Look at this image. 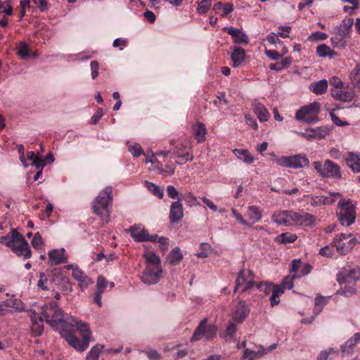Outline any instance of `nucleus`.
<instances>
[{
  "label": "nucleus",
  "mask_w": 360,
  "mask_h": 360,
  "mask_svg": "<svg viewBox=\"0 0 360 360\" xmlns=\"http://www.w3.org/2000/svg\"><path fill=\"white\" fill-rule=\"evenodd\" d=\"M75 327L81 332L82 335V341H80L70 329L65 328V326L62 328L60 334L61 336L68 342L70 346L78 352H82L85 351L89 345L91 333L89 330V325L86 323L79 321V322H77Z\"/></svg>",
  "instance_id": "nucleus-1"
},
{
  "label": "nucleus",
  "mask_w": 360,
  "mask_h": 360,
  "mask_svg": "<svg viewBox=\"0 0 360 360\" xmlns=\"http://www.w3.org/2000/svg\"><path fill=\"white\" fill-rule=\"evenodd\" d=\"M112 201V193L111 187H106L101 191L99 195L93 201L94 212L105 222L108 221L110 210L108 205Z\"/></svg>",
  "instance_id": "nucleus-2"
},
{
  "label": "nucleus",
  "mask_w": 360,
  "mask_h": 360,
  "mask_svg": "<svg viewBox=\"0 0 360 360\" xmlns=\"http://www.w3.org/2000/svg\"><path fill=\"white\" fill-rule=\"evenodd\" d=\"M340 211L337 212V217L342 226H350L356 219L355 206L352 200L341 199L338 203Z\"/></svg>",
  "instance_id": "nucleus-3"
},
{
  "label": "nucleus",
  "mask_w": 360,
  "mask_h": 360,
  "mask_svg": "<svg viewBox=\"0 0 360 360\" xmlns=\"http://www.w3.org/2000/svg\"><path fill=\"white\" fill-rule=\"evenodd\" d=\"M41 314L44 316L46 322L51 326H57L63 321V310L55 301L44 305L41 307Z\"/></svg>",
  "instance_id": "nucleus-4"
},
{
  "label": "nucleus",
  "mask_w": 360,
  "mask_h": 360,
  "mask_svg": "<svg viewBox=\"0 0 360 360\" xmlns=\"http://www.w3.org/2000/svg\"><path fill=\"white\" fill-rule=\"evenodd\" d=\"M321 107L319 103L313 102L307 105L302 107L295 114V118L308 124H314L319 121V114Z\"/></svg>",
  "instance_id": "nucleus-5"
},
{
  "label": "nucleus",
  "mask_w": 360,
  "mask_h": 360,
  "mask_svg": "<svg viewBox=\"0 0 360 360\" xmlns=\"http://www.w3.org/2000/svg\"><path fill=\"white\" fill-rule=\"evenodd\" d=\"M313 165L314 169L322 177H332L337 179L342 177L340 166L330 160H326L323 163L314 162Z\"/></svg>",
  "instance_id": "nucleus-6"
},
{
  "label": "nucleus",
  "mask_w": 360,
  "mask_h": 360,
  "mask_svg": "<svg viewBox=\"0 0 360 360\" xmlns=\"http://www.w3.org/2000/svg\"><path fill=\"white\" fill-rule=\"evenodd\" d=\"M276 164L281 167L300 169L307 166L309 163L308 158L302 154L290 156H282L274 160Z\"/></svg>",
  "instance_id": "nucleus-7"
},
{
  "label": "nucleus",
  "mask_w": 360,
  "mask_h": 360,
  "mask_svg": "<svg viewBox=\"0 0 360 360\" xmlns=\"http://www.w3.org/2000/svg\"><path fill=\"white\" fill-rule=\"evenodd\" d=\"M217 327L213 324H207V319H202L198 327L195 329L192 337L191 342L200 340L202 337L207 340L213 338L217 333Z\"/></svg>",
  "instance_id": "nucleus-8"
},
{
  "label": "nucleus",
  "mask_w": 360,
  "mask_h": 360,
  "mask_svg": "<svg viewBox=\"0 0 360 360\" xmlns=\"http://www.w3.org/2000/svg\"><path fill=\"white\" fill-rule=\"evenodd\" d=\"M330 94L336 101L343 103L352 101L355 96V91L353 87L347 85L341 88H331Z\"/></svg>",
  "instance_id": "nucleus-9"
},
{
  "label": "nucleus",
  "mask_w": 360,
  "mask_h": 360,
  "mask_svg": "<svg viewBox=\"0 0 360 360\" xmlns=\"http://www.w3.org/2000/svg\"><path fill=\"white\" fill-rule=\"evenodd\" d=\"M132 238L136 242L150 241L155 242L158 238L156 234L150 235L148 231L141 225H134L128 230Z\"/></svg>",
  "instance_id": "nucleus-10"
},
{
  "label": "nucleus",
  "mask_w": 360,
  "mask_h": 360,
  "mask_svg": "<svg viewBox=\"0 0 360 360\" xmlns=\"http://www.w3.org/2000/svg\"><path fill=\"white\" fill-rule=\"evenodd\" d=\"M337 279L340 285H343L344 283L356 284V281L360 280V269L344 268L338 274Z\"/></svg>",
  "instance_id": "nucleus-11"
},
{
  "label": "nucleus",
  "mask_w": 360,
  "mask_h": 360,
  "mask_svg": "<svg viewBox=\"0 0 360 360\" xmlns=\"http://www.w3.org/2000/svg\"><path fill=\"white\" fill-rule=\"evenodd\" d=\"M162 270L161 266L153 267L146 266L143 271L141 279L147 285H154L157 283L162 276Z\"/></svg>",
  "instance_id": "nucleus-12"
},
{
  "label": "nucleus",
  "mask_w": 360,
  "mask_h": 360,
  "mask_svg": "<svg viewBox=\"0 0 360 360\" xmlns=\"http://www.w3.org/2000/svg\"><path fill=\"white\" fill-rule=\"evenodd\" d=\"M182 200L183 198H180L179 200L172 202L170 205L169 219L172 224L181 222L184 218Z\"/></svg>",
  "instance_id": "nucleus-13"
},
{
  "label": "nucleus",
  "mask_w": 360,
  "mask_h": 360,
  "mask_svg": "<svg viewBox=\"0 0 360 360\" xmlns=\"http://www.w3.org/2000/svg\"><path fill=\"white\" fill-rule=\"evenodd\" d=\"M330 132L328 127H319L316 128H308L304 132H299V134L305 138L307 141L313 139H322L325 138Z\"/></svg>",
  "instance_id": "nucleus-14"
},
{
  "label": "nucleus",
  "mask_w": 360,
  "mask_h": 360,
  "mask_svg": "<svg viewBox=\"0 0 360 360\" xmlns=\"http://www.w3.org/2000/svg\"><path fill=\"white\" fill-rule=\"evenodd\" d=\"M250 308L245 301H240L232 310V319L236 323H241L248 316Z\"/></svg>",
  "instance_id": "nucleus-15"
},
{
  "label": "nucleus",
  "mask_w": 360,
  "mask_h": 360,
  "mask_svg": "<svg viewBox=\"0 0 360 360\" xmlns=\"http://www.w3.org/2000/svg\"><path fill=\"white\" fill-rule=\"evenodd\" d=\"M359 342H360V333H356L341 345L340 349L342 356L352 355L356 344Z\"/></svg>",
  "instance_id": "nucleus-16"
},
{
  "label": "nucleus",
  "mask_w": 360,
  "mask_h": 360,
  "mask_svg": "<svg viewBox=\"0 0 360 360\" xmlns=\"http://www.w3.org/2000/svg\"><path fill=\"white\" fill-rule=\"evenodd\" d=\"M224 30L232 37L236 44H248L249 43L248 35L240 30L233 27H225Z\"/></svg>",
  "instance_id": "nucleus-17"
},
{
  "label": "nucleus",
  "mask_w": 360,
  "mask_h": 360,
  "mask_svg": "<svg viewBox=\"0 0 360 360\" xmlns=\"http://www.w3.org/2000/svg\"><path fill=\"white\" fill-rule=\"evenodd\" d=\"M231 58L232 60V66L233 68L240 67L245 62V51L243 48L240 47H231Z\"/></svg>",
  "instance_id": "nucleus-18"
},
{
  "label": "nucleus",
  "mask_w": 360,
  "mask_h": 360,
  "mask_svg": "<svg viewBox=\"0 0 360 360\" xmlns=\"http://www.w3.org/2000/svg\"><path fill=\"white\" fill-rule=\"evenodd\" d=\"M65 249H54L49 252V258L51 265H58L67 262V259L64 256Z\"/></svg>",
  "instance_id": "nucleus-19"
},
{
  "label": "nucleus",
  "mask_w": 360,
  "mask_h": 360,
  "mask_svg": "<svg viewBox=\"0 0 360 360\" xmlns=\"http://www.w3.org/2000/svg\"><path fill=\"white\" fill-rule=\"evenodd\" d=\"M11 248L18 256H23L24 259L30 258L32 256V251L27 242V245H24L22 241L13 244Z\"/></svg>",
  "instance_id": "nucleus-20"
},
{
  "label": "nucleus",
  "mask_w": 360,
  "mask_h": 360,
  "mask_svg": "<svg viewBox=\"0 0 360 360\" xmlns=\"http://www.w3.org/2000/svg\"><path fill=\"white\" fill-rule=\"evenodd\" d=\"M347 166L355 173H360V158L352 152H349L345 158Z\"/></svg>",
  "instance_id": "nucleus-21"
},
{
  "label": "nucleus",
  "mask_w": 360,
  "mask_h": 360,
  "mask_svg": "<svg viewBox=\"0 0 360 360\" xmlns=\"http://www.w3.org/2000/svg\"><path fill=\"white\" fill-rule=\"evenodd\" d=\"M354 20L352 18H345L342 21L340 27L338 28L336 33L338 36L347 39L349 36Z\"/></svg>",
  "instance_id": "nucleus-22"
},
{
  "label": "nucleus",
  "mask_w": 360,
  "mask_h": 360,
  "mask_svg": "<svg viewBox=\"0 0 360 360\" xmlns=\"http://www.w3.org/2000/svg\"><path fill=\"white\" fill-rule=\"evenodd\" d=\"M253 110L261 122H266L269 118V113L266 107L261 103H252Z\"/></svg>",
  "instance_id": "nucleus-23"
},
{
  "label": "nucleus",
  "mask_w": 360,
  "mask_h": 360,
  "mask_svg": "<svg viewBox=\"0 0 360 360\" xmlns=\"http://www.w3.org/2000/svg\"><path fill=\"white\" fill-rule=\"evenodd\" d=\"M328 89V81L325 79L316 82H312L309 86V89L318 95L323 94Z\"/></svg>",
  "instance_id": "nucleus-24"
},
{
  "label": "nucleus",
  "mask_w": 360,
  "mask_h": 360,
  "mask_svg": "<svg viewBox=\"0 0 360 360\" xmlns=\"http://www.w3.org/2000/svg\"><path fill=\"white\" fill-rule=\"evenodd\" d=\"M316 53L321 58L328 57L330 58H333L338 55L337 52L325 44L317 46Z\"/></svg>",
  "instance_id": "nucleus-25"
},
{
  "label": "nucleus",
  "mask_w": 360,
  "mask_h": 360,
  "mask_svg": "<svg viewBox=\"0 0 360 360\" xmlns=\"http://www.w3.org/2000/svg\"><path fill=\"white\" fill-rule=\"evenodd\" d=\"M245 215L250 220L252 221V223L259 221L262 217V211L255 205L248 207Z\"/></svg>",
  "instance_id": "nucleus-26"
},
{
  "label": "nucleus",
  "mask_w": 360,
  "mask_h": 360,
  "mask_svg": "<svg viewBox=\"0 0 360 360\" xmlns=\"http://www.w3.org/2000/svg\"><path fill=\"white\" fill-rule=\"evenodd\" d=\"M32 326L31 331L32 335L34 337L40 336L44 331L43 320L41 318H39L37 320L36 317H32Z\"/></svg>",
  "instance_id": "nucleus-27"
},
{
  "label": "nucleus",
  "mask_w": 360,
  "mask_h": 360,
  "mask_svg": "<svg viewBox=\"0 0 360 360\" xmlns=\"http://www.w3.org/2000/svg\"><path fill=\"white\" fill-rule=\"evenodd\" d=\"M233 153L245 163L251 164L254 161L253 156L250 155L247 149H234Z\"/></svg>",
  "instance_id": "nucleus-28"
},
{
  "label": "nucleus",
  "mask_w": 360,
  "mask_h": 360,
  "mask_svg": "<svg viewBox=\"0 0 360 360\" xmlns=\"http://www.w3.org/2000/svg\"><path fill=\"white\" fill-rule=\"evenodd\" d=\"M183 259V255L179 248L176 247L170 252L167 260L170 264L176 265Z\"/></svg>",
  "instance_id": "nucleus-29"
},
{
  "label": "nucleus",
  "mask_w": 360,
  "mask_h": 360,
  "mask_svg": "<svg viewBox=\"0 0 360 360\" xmlns=\"http://www.w3.org/2000/svg\"><path fill=\"white\" fill-rule=\"evenodd\" d=\"M288 210L279 211L272 215V221L278 225H288Z\"/></svg>",
  "instance_id": "nucleus-30"
},
{
  "label": "nucleus",
  "mask_w": 360,
  "mask_h": 360,
  "mask_svg": "<svg viewBox=\"0 0 360 360\" xmlns=\"http://www.w3.org/2000/svg\"><path fill=\"white\" fill-rule=\"evenodd\" d=\"M72 276L75 279L80 282L82 284L87 286L89 283H92L93 281L90 278H89L84 272L79 269L77 267L73 269Z\"/></svg>",
  "instance_id": "nucleus-31"
},
{
  "label": "nucleus",
  "mask_w": 360,
  "mask_h": 360,
  "mask_svg": "<svg viewBox=\"0 0 360 360\" xmlns=\"http://www.w3.org/2000/svg\"><path fill=\"white\" fill-rule=\"evenodd\" d=\"M144 184L146 188L155 196L160 199L164 197V190L162 187L155 185V184L148 181H145Z\"/></svg>",
  "instance_id": "nucleus-32"
},
{
  "label": "nucleus",
  "mask_w": 360,
  "mask_h": 360,
  "mask_svg": "<svg viewBox=\"0 0 360 360\" xmlns=\"http://www.w3.org/2000/svg\"><path fill=\"white\" fill-rule=\"evenodd\" d=\"M350 80L352 84L353 89L359 88L360 86V65H356V67L352 70L349 75Z\"/></svg>",
  "instance_id": "nucleus-33"
},
{
  "label": "nucleus",
  "mask_w": 360,
  "mask_h": 360,
  "mask_svg": "<svg viewBox=\"0 0 360 360\" xmlns=\"http://www.w3.org/2000/svg\"><path fill=\"white\" fill-rule=\"evenodd\" d=\"M264 354H265L264 351L259 349L257 352H255L248 348H245L243 358L245 360H255L256 359L262 357Z\"/></svg>",
  "instance_id": "nucleus-34"
},
{
  "label": "nucleus",
  "mask_w": 360,
  "mask_h": 360,
  "mask_svg": "<svg viewBox=\"0 0 360 360\" xmlns=\"http://www.w3.org/2000/svg\"><path fill=\"white\" fill-rule=\"evenodd\" d=\"M297 236L288 232L283 233L276 238V241L282 244L293 243L297 239Z\"/></svg>",
  "instance_id": "nucleus-35"
},
{
  "label": "nucleus",
  "mask_w": 360,
  "mask_h": 360,
  "mask_svg": "<svg viewBox=\"0 0 360 360\" xmlns=\"http://www.w3.org/2000/svg\"><path fill=\"white\" fill-rule=\"evenodd\" d=\"M195 136L198 143H202L205 140L207 129L204 124L198 122L195 129Z\"/></svg>",
  "instance_id": "nucleus-36"
},
{
  "label": "nucleus",
  "mask_w": 360,
  "mask_h": 360,
  "mask_svg": "<svg viewBox=\"0 0 360 360\" xmlns=\"http://www.w3.org/2000/svg\"><path fill=\"white\" fill-rule=\"evenodd\" d=\"M103 349V345H96L88 352L86 360H98L99 354Z\"/></svg>",
  "instance_id": "nucleus-37"
},
{
  "label": "nucleus",
  "mask_w": 360,
  "mask_h": 360,
  "mask_svg": "<svg viewBox=\"0 0 360 360\" xmlns=\"http://www.w3.org/2000/svg\"><path fill=\"white\" fill-rule=\"evenodd\" d=\"M145 256L146 258V266H150L153 267L160 266V259L154 252H148Z\"/></svg>",
  "instance_id": "nucleus-38"
},
{
  "label": "nucleus",
  "mask_w": 360,
  "mask_h": 360,
  "mask_svg": "<svg viewBox=\"0 0 360 360\" xmlns=\"http://www.w3.org/2000/svg\"><path fill=\"white\" fill-rule=\"evenodd\" d=\"M248 280H250V276L245 277V271L243 269H242L239 271L238 277L236 278L234 292H236L240 287L243 286Z\"/></svg>",
  "instance_id": "nucleus-39"
},
{
  "label": "nucleus",
  "mask_w": 360,
  "mask_h": 360,
  "mask_svg": "<svg viewBox=\"0 0 360 360\" xmlns=\"http://www.w3.org/2000/svg\"><path fill=\"white\" fill-rule=\"evenodd\" d=\"M316 217L308 212L302 214L300 225L311 226L315 224Z\"/></svg>",
  "instance_id": "nucleus-40"
},
{
  "label": "nucleus",
  "mask_w": 360,
  "mask_h": 360,
  "mask_svg": "<svg viewBox=\"0 0 360 360\" xmlns=\"http://www.w3.org/2000/svg\"><path fill=\"white\" fill-rule=\"evenodd\" d=\"M330 41L333 46L336 48H344L347 44L346 39L338 36L337 33H335L334 37H331Z\"/></svg>",
  "instance_id": "nucleus-41"
},
{
  "label": "nucleus",
  "mask_w": 360,
  "mask_h": 360,
  "mask_svg": "<svg viewBox=\"0 0 360 360\" xmlns=\"http://www.w3.org/2000/svg\"><path fill=\"white\" fill-rule=\"evenodd\" d=\"M201 251L196 255L199 258H205L208 256L209 252L211 251V245L207 243H202L200 245Z\"/></svg>",
  "instance_id": "nucleus-42"
},
{
  "label": "nucleus",
  "mask_w": 360,
  "mask_h": 360,
  "mask_svg": "<svg viewBox=\"0 0 360 360\" xmlns=\"http://www.w3.org/2000/svg\"><path fill=\"white\" fill-rule=\"evenodd\" d=\"M11 238L13 240V243H18L19 242H22L24 245H27V240L25 239V238L19 233L16 229H12L9 233Z\"/></svg>",
  "instance_id": "nucleus-43"
},
{
  "label": "nucleus",
  "mask_w": 360,
  "mask_h": 360,
  "mask_svg": "<svg viewBox=\"0 0 360 360\" xmlns=\"http://www.w3.org/2000/svg\"><path fill=\"white\" fill-rule=\"evenodd\" d=\"M212 0H202L198 6L197 11L199 14H205L211 6Z\"/></svg>",
  "instance_id": "nucleus-44"
},
{
  "label": "nucleus",
  "mask_w": 360,
  "mask_h": 360,
  "mask_svg": "<svg viewBox=\"0 0 360 360\" xmlns=\"http://www.w3.org/2000/svg\"><path fill=\"white\" fill-rule=\"evenodd\" d=\"M18 54L22 59H26L29 56V47L25 42H21L18 48Z\"/></svg>",
  "instance_id": "nucleus-45"
},
{
  "label": "nucleus",
  "mask_w": 360,
  "mask_h": 360,
  "mask_svg": "<svg viewBox=\"0 0 360 360\" xmlns=\"http://www.w3.org/2000/svg\"><path fill=\"white\" fill-rule=\"evenodd\" d=\"M287 217H288V224H290V221H292L295 224L300 225L302 214L288 210Z\"/></svg>",
  "instance_id": "nucleus-46"
},
{
  "label": "nucleus",
  "mask_w": 360,
  "mask_h": 360,
  "mask_svg": "<svg viewBox=\"0 0 360 360\" xmlns=\"http://www.w3.org/2000/svg\"><path fill=\"white\" fill-rule=\"evenodd\" d=\"M305 198L309 199V203L312 207L323 205L324 202H322V195H306Z\"/></svg>",
  "instance_id": "nucleus-47"
},
{
  "label": "nucleus",
  "mask_w": 360,
  "mask_h": 360,
  "mask_svg": "<svg viewBox=\"0 0 360 360\" xmlns=\"http://www.w3.org/2000/svg\"><path fill=\"white\" fill-rule=\"evenodd\" d=\"M167 193L168 197H169L170 198L174 199H174L179 200V198H182V195L181 196H179V191L172 185L167 186Z\"/></svg>",
  "instance_id": "nucleus-48"
},
{
  "label": "nucleus",
  "mask_w": 360,
  "mask_h": 360,
  "mask_svg": "<svg viewBox=\"0 0 360 360\" xmlns=\"http://www.w3.org/2000/svg\"><path fill=\"white\" fill-rule=\"evenodd\" d=\"M333 243L335 245L338 252L340 255H345L348 252L352 250V249H347V248H348L347 247V243H343L342 241H338V242L337 241V243Z\"/></svg>",
  "instance_id": "nucleus-49"
},
{
  "label": "nucleus",
  "mask_w": 360,
  "mask_h": 360,
  "mask_svg": "<svg viewBox=\"0 0 360 360\" xmlns=\"http://www.w3.org/2000/svg\"><path fill=\"white\" fill-rule=\"evenodd\" d=\"M312 269V266L309 264H305L299 271L298 274H294L293 278H299L300 277L304 276L309 274Z\"/></svg>",
  "instance_id": "nucleus-50"
},
{
  "label": "nucleus",
  "mask_w": 360,
  "mask_h": 360,
  "mask_svg": "<svg viewBox=\"0 0 360 360\" xmlns=\"http://www.w3.org/2000/svg\"><path fill=\"white\" fill-rule=\"evenodd\" d=\"M328 38V34L322 32H314L309 37V40L323 41Z\"/></svg>",
  "instance_id": "nucleus-51"
},
{
  "label": "nucleus",
  "mask_w": 360,
  "mask_h": 360,
  "mask_svg": "<svg viewBox=\"0 0 360 360\" xmlns=\"http://www.w3.org/2000/svg\"><path fill=\"white\" fill-rule=\"evenodd\" d=\"M182 198L186 202L187 205L189 207H193L199 205V203L197 201L196 197L192 195L191 193H188L185 196L182 195Z\"/></svg>",
  "instance_id": "nucleus-52"
},
{
  "label": "nucleus",
  "mask_w": 360,
  "mask_h": 360,
  "mask_svg": "<svg viewBox=\"0 0 360 360\" xmlns=\"http://www.w3.org/2000/svg\"><path fill=\"white\" fill-rule=\"evenodd\" d=\"M319 254L323 257H331L333 255V249L330 245H326L320 249Z\"/></svg>",
  "instance_id": "nucleus-53"
},
{
  "label": "nucleus",
  "mask_w": 360,
  "mask_h": 360,
  "mask_svg": "<svg viewBox=\"0 0 360 360\" xmlns=\"http://www.w3.org/2000/svg\"><path fill=\"white\" fill-rule=\"evenodd\" d=\"M31 244L34 248H38L43 245V239L39 232L34 234V238L31 241Z\"/></svg>",
  "instance_id": "nucleus-54"
},
{
  "label": "nucleus",
  "mask_w": 360,
  "mask_h": 360,
  "mask_svg": "<svg viewBox=\"0 0 360 360\" xmlns=\"http://www.w3.org/2000/svg\"><path fill=\"white\" fill-rule=\"evenodd\" d=\"M108 284V281L106 279L100 276L98 277L97 279V288H98V292H103L104 290L105 289Z\"/></svg>",
  "instance_id": "nucleus-55"
},
{
  "label": "nucleus",
  "mask_w": 360,
  "mask_h": 360,
  "mask_svg": "<svg viewBox=\"0 0 360 360\" xmlns=\"http://www.w3.org/2000/svg\"><path fill=\"white\" fill-rule=\"evenodd\" d=\"M343 288H345V290L347 293V297H349L356 293V284L344 283Z\"/></svg>",
  "instance_id": "nucleus-56"
},
{
  "label": "nucleus",
  "mask_w": 360,
  "mask_h": 360,
  "mask_svg": "<svg viewBox=\"0 0 360 360\" xmlns=\"http://www.w3.org/2000/svg\"><path fill=\"white\" fill-rule=\"evenodd\" d=\"M297 278H293V274L292 276H285L282 282V285L285 288L291 289L293 287V280L296 279Z\"/></svg>",
  "instance_id": "nucleus-57"
},
{
  "label": "nucleus",
  "mask_w": 360,
  "mask_h": 360,
  "mask_svg": "<svg viewBox=\"0 0 360 360\" xmlns=\"http://www.w3.org/2000/svg\"><path fill=\"white\" fill-rule=\"evenodd\" d=\"M129 150L131 153L134 157L136 158L139 157L143 152L141 146L138 143L129 146Z\"/></svg>",
  "instance_id": "nucleus-58"
},
{
  "label": "nucleus",
  "mask_w": 360,
  "mask_h": 360,
  "mask_svg": "<svg viewBox=\"0 0 360 360\" xmlns=\"http://www.w3.org/2000/svg\"><path fill=\"white\" fill-rule=\"evenodd\" d=\"M47 281H48V279L46 276L45 273H43V272L40 273L39 279L37 282V286L44 290H47L48 288H47V286L45 285V283H46Z\"/></svg>",
  "instance_id": "nucleus-59"
},
{
  "label": "nucleus",
  "mask_w": 360,
  "mask_h": 360,
  "mask_svg": "<svg viewBox=\"0 0 360 360\" xmlns=\"http://www.w3.org/2000/svg\"><path fill=\"white\" fill-rule=\"evenodd\" d=\"M273 284L268 282L261 283L257 288L263 291L266 295L270 293L272 290Z\"/></svg>",
  "instance_id": "nucleus-60"
},
{
  "label": "nucleus",
  "mask_w": 360,
  "mask_h": 360,
  "mask_svg": "<svg viewBox=\"0 0 360 360\" xmlns=\"http://www.w3.org/2000/svg\"><path fill=\"white\" fill-rule=\"evenodd\" d=\"M103 110L102 108H99L97 111L93 115L91 119V124H96L98 122L101 118L103 116Z\"/></svg>",
  "instance_id": "nucleus-61"
},
{
  "label": "nucleus",
  "mask_w": 360,
  "mask_h": 360,
  "mask_svg": "<svg viewBox=\"0 0 360 360\" xmlns=\"http://www.w3.org/2000/svg\"><path fill=\"white\" fill-rule=\"evenodd\" d=\"M90 66L91 70V78L92 79H95L98 75L99 64L97 61L94 60L91 62Z\"/></svg>",
  "instance_id": "nucleus-62"
},
{
  "label": "nucleus",
  "mask_w": 360,
  "mask_h": 360,
  "mask_svg": "<svg viewBox=\"0 0 360 360\" xmlns=\"http://www.w3.org/2000/svg\"><path fill=\"white\" fill-rule=\"evenodd\" d=\"M330 116L331 117V120L333 122L339 127H345L348 125L349 124L347 122L342 121L333 112L330 113Z\"/></svg>",
  "instance_id": "nucleus-63"
},
{
  "label": "nucleus",
  "mask_w": 360,
  "mask_h": 360,
  "mask_svg": "<svg viewBox=\"0 0 360 360\" xmlns=\"http://www.w3.org/2000/svg\"><path fill=\"white\" fill-rule=\"evenodd\" d=\"M148 358L150 360H160V354L155 349H150L145 351Z\"/></svg>",
  "instance_id": "nucleus-64"
}]
</instances>
